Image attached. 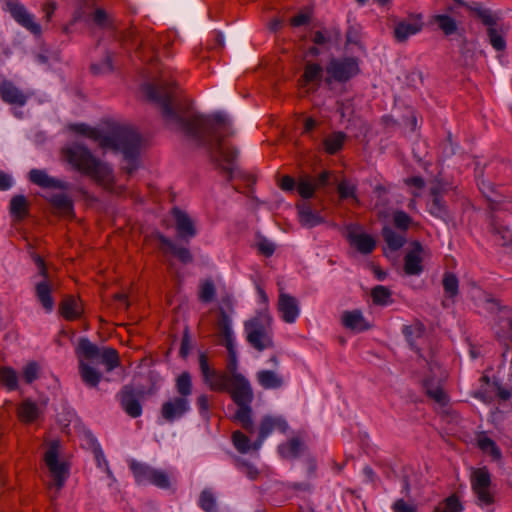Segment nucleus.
I'll list each match as a JSON object with an SVG mask.
<instances>
[{
    "label": "nucleus",
    "instance_id": "nucleus-23",
    "mask_svg": "<svg viewBox=\"0 0 512 512\" xmlns=\"http://www.w3.org/2000/svg\"><path fill=\"white\" fill-rule=\"evenodd\" d=\"M322 78L323 68L317 63L308 62L304 67V72L301 78L299 79V83L301 87H306L310 84L319 87Z\"/></svg>",
    "mask_w": 512,
    "mask_h": 512
},
{
    "label": "nucleus",
    "instance_id": "nucleus-41",
    "mask_svg": "<svg viewBox=\"0 0 512 512\" xmlns=\"http://www.w3.org/2000/svg\"><path fill=\"white\" fill-rule=\"evenodd\" d=\"M0 384L10 391L18 388L17 372L8 366L0 367Z\"/></svg>",
    "mask_w": 512,
    "mask_h": 512
},
{
    "label": "nucleus",
    "instance_id": "nucleus-25",
    "mask_svg": "<svg viewBox=\"0 0 512 512\" xmlns=\"http://www.w3.org/2000/svg\"><path fill=\"white\" fill-rule=\"evenodd\" d=\"M511 219V215H505L504 217L495 216L493 218V231L501 237L504 245L512 243V225L510 224Z\"/></svg>",
    "mask_w": 512,
    "mask_h": 512
},
{
    "label": "nucleus",
    "instance_id": "nucleus-17",
    "mask_svg": "<svg viewBox=\"0 0 512 512\" xmlns=\"http://www.w3.org/2000/svg\"><path fill=\"white\" fill-rule=\"evenodd\" d=\"M122 409L132 418H137L142 413V406L137 394L131 386H124L119 394Z\"/></svg>",
    "mask_w": 512,
    "mask_h": 512
},
{
    "label": "nucleus",
    "instance_id": "nucleus-47",
    "mask_svg": "<svg viewBox=\"0 0 512 512\" xmlns=\"http://www.w3.org/2000/svg\"><path fill=\"white\" fill-rule=\"evenodd\" d=\"M463 507L456 495H451L440 502L434 512H462Z\"/></svg>",
    "mask_w": 512,
    "mask_h": 512
},
{
    "label": "nucleus",
    "instance_id": "nucleus-5",
    "mask_svg": "<svg viewBox=\"0 0 512 512\" xmlns=\"http://www.w3.org/2000/svg\"><path fill=\"white\" fill-rule=\"evenodd\" d=\"M247 342L257 351L274 348L272 318L266 313H259L244 324Z\"/></svg>",
    "mask_w": 512,
    "mask_h": 512
},
{
    "label": "nucleus",
    "instance_id": "nucleus-16",
    "mask_svg": "<svg viewBox=\"0 0 512 512\" xmlns=\"http://www.w3.org/2000/svg\"><path fill=\"white\" fill-rule=\"evenodd\" d=\"M7 10L17 23L29 30L31 33L35 35H39L41 33L40 25L34 21L33 15L30 14L23 5L17 2H8Z\"/></svg>",
    "mask_w": 512,
    "mask_h": 512
},
{
    "label": "nucleus",
    "instance_id": "nucleus-2",
    "mask_svg": "<svg viewBox=\"0 0 512 512\" xmlns=\"http://www.w3.org/2000/svg\"><path fill=\"white\" fill-rule=\"evenodd\" d=\"M64 159L78 172L88 176L105 189H111L114 183L112 168L96 158L91 151L80 144H72L62 149Z\"/></svg>",
    "mask_w": 512,
    "mask_h": 512
},
{
    "label": "nucleus",
    "instance_id": "nucleus-36",
    "mask_svg": "<svg viewBox=\"0 0 512 512\" xmlns=\"http://www.w3.org/2000/svg\"><path fill=\"white\" fill-rule=\"evenodd\" d=\"M345 140L346 134L340 131L327 135L323 140L325 152L331 155L336 154L342 149Z\"/></svg>",
    "mask_w": 512,
    "mask_h": 512
},
{
    "label": "nucleus",
    "instance_id": "nucleus-61",
    "mask_svg": "<svg viewBox=\"0 0 512 512\" xmlns=\"http://www.w3.org/2000/svg\"><path fill=\"white\" fill-rule=\"evenodd\" d=\"M257 250L260 254L264 255L265 257H270L273 255L275 251V245L271 241L262 238L260 239L256 244Z\"/></svg>",
    "mask_w": 512,
    "mask_h": 512
},
{
    "label": "nucleus",
    "instance_id": "nucleus-11",
    "mask_svg": "<svg viewBox=\"0 0 512 512\" xmlns=\"http://www.w3.org/2000/svg\"><path fill=\"white\" fill-rule=\"evenodd\" d=\"M423 27V15L421 13H409L407 17L395 20L393 36L397 42L405 43L409 37L421 32Z\"/></svg>",
    "mask_w": 512,
    "mask_h": 512
},
{
    "label": "nucleus",
    "instance_id": "nucleus-1",
    "mask_svg": "<svg viewBox=\"0 0 512 512\" xmlns=\"http://www.w3.org/2000/svg\"><path fill=\"white\" fill-rule=\"evenodd\" d=\"M144 92L148 99L161 107L162 116L172 129L183 132L204 147L213 161L221 165L228 174L232 173L238 151L223 140L233 133L224 116L206 118L192 114L188 102L181 103L177 100L175 83L169 81L165 74L156 83L145 85Z\"/></svg>",
    "mask_w": 512,
    "mask_h": 512
},
{
    "label": "nucleus",
    "instance_id": "nucleus-57",
    "mask_svg": "<svg viewBox=\"0 0 512 512\" xmlns=\"http://www.w3.org/2000/svg\"><path fill=\"white\" fill-rule=\"evenodd\" d=\"M394 225L405 232L412 223L411 217L404 211H396L393 214Z\"/></svg>",
    "mask_w": 512,
    "mask_h": 512
},
{
    "label": "nucleus",
    "instance_id": "nucleus-63",
    "mask_svg": "<svg viewBox=\"0 0 512 512\" xmlns=\"http://www.w3.org/2000/svg\"><path fill=\"white\" fill-rule=\"evenodd\" d=\"M91 70L95 74L111 72L113 70L111 56L107 55L104 63L101 66L98 65V64H92L91 65Z\"/></svg>",
    "mask_w": 512,
    "mask_h": 512
},
{
    "label": "nucleus",
    "instance_id": "nucleus-21",
    "mask_svg": "<svg viewBox=\"0 0 512 512\" xmlns=\"http://www.w3.org/2000/svg\"><path fill=\"white\" fill-rule=\"evenodd\" d=\"M286 423L278 418L264 417L259 425L258 440L253 444V449L257 450L261 446L264 439L275 429L284 431L286 429Z\"/></svg>",
    "mask_w": 512,
    "mask_h": 512
},
{
    "label": "nucleus",
    "instance_id": "nucleus-52",
    "mask_svg": "<svg viewBox=\"0 0 512 512\" xmlns=\"http://www.w3.org/2000/svg\"><path fill=\"white\" fill-rule=\"evenodd\" d=\"M149 483L162 489H167L170 487V479L168 474L158 469H154L153 473L151 474Z\"/></svg>",
    "mask_w": 512,
    "mask_h": 512
},
{
    "label": "nucleus",
    "instance_id": "nucleus-33",
    "mask_svg": "<svg viewBox=\"0 0 512 512\" xmlns=\"http://www.w3.org/2000/svg\"><path fill=\"white\" fill-rule=\"evenodd\" d=\"M508 28L504 24H500L494 28L487 29V35L492 47L497 51H503L506 48L505 35Z\"/></svg>",
    "mask_w": 512,
    "mask_h": 512
},
{
    "label": "nucleus",
    "instance_id": "nucleus-59",
    "mask_svg": "<svg viewBox=\"0 0 512 512\" xmlns=\"http://www.w3.org/2000/svg\"><path fill=\"white\" fill-rule=\"evenodd\" d=\"M136 135H137L138 143H137L135 152L132 155H126L121 149H116L117 151H120L124 155L125 159L127 160V164L125 165L124 169L127 171L128 174H132L133 171L136 169L135 158L139 153V147H140V136L137 132H136Z\"/></svg>",
    "mask_w": 512,
    "mask_h": 512
},
{
    "label": "nucleus",
    "instance_id": "nucleus-4",
    "mask_svg": "<svg viewBox=\"0 0 512 512\" xmlns=\"http://www.w3.org/2000/svg\"><path fill=\"white\" fill-rule=\"evenodd\" d=\"M226 392L230 394L232 400L238 406L234 419L237 420L247 432L253 433L254 426L251 417V403L254 395L249 381L243 375H235L234 379H230Z\"/></svg>",
    "mask_w": 512,
    "mask_h": 512
},
{
    "label": "nucleus",
    "instance_id": "nucleus-43",
    "mask_svg": "<svg viewBox=\"0 0 512 512\" xmlns=\"http://www.w3.org/2000/svg\"><path fill=\"white\" fill-rule=\"evenodd\" d=\"M442 284L447 299H453L458 294L459 281L453 273L446 272L443 275Z\"/></svg>",
    "mask_w": 512,
    "mask_h": 512
},
{
    "label": "nucleus",
    "instance_id": "nucleus-35",
    "mask_svg": "<svg viewBox=\"0 0 512 512\" xmlns=\"http://www.w3.org/2000/svg\"><path fill=\"white\" fill-rule=\"evenodd\" d=\"M60 313L67 320H75L81 315L82 307L75 298L67 297L60 304Z\"/></svg>",
    "mask_w": 512,
    "mask_h": 512
},
{
    "label": "nucleus",
    "instance_id": "nucleus-28",
    "mask_svg": "<svg viewBox=\"0 0 512 512\" xmlns=\"http://www.w3.org/2000/svg\"><path fill=\"white\" fill-rule=\"evenodd\" d=\"M298 217L302 226L312 228L323 222V218L316 212H313L306 203L298 204Z\"/></svg>",
    "mask_w": 512,
    "mask_h": 512
},
{
    "label": "nucleus",
    "instance_id": "nucleus-55",
    "mask_svg": "<svg viewBox=\"0 0 512 512\" xmlns=\"http://www.w3.org/2000/svg\"><path fill=\"white\" fill-rule=\"evenodd\" d=\"M302 450V443L298 439H291L286 445L281 447V453L284 457H296Z\"/></svg>",
    "mask_w": 512,
    "mask_h": 512
},
{
    "label": "nucleus",
    "instance_id": "nucleus-37",
    "mask_svg": "<svg viewBox=\"0 0 512 512\" xmlns=\"http://www.w3.org/2000/svg\"><path fill=\"white\" fill-rule=\"evenodd\" d=\"M29 202L23 195H16L10 201V213L17 219L22 220L28 215Z\"/></svg>",
    "mask_w": 512,
    "mask_h": 512
},
{
    "label": "nucleus",
    "instance_id": "nucleus-15",
    "mask_svg": "<svg viewBox=\"0 0 512 512\" xmlns=\"http://www.w3.org/2000/svg\"><path fill=\"white\" fill-rule=\"evenodd\" d=\"M189 400L185 397H173L165 401L160 410L161 417L167 422H173L183 417L189 410Z\"/></svg>",
    "mask_w": 512,
    "mask_h": 512
},
{
    "label": "nucleus",
    "instance_id": "nucleus-29",
    "mask_svg": "<svg viewBox=\"0 0 512 512\" xmlns=\"http://www.w3.org/2000/svg\"><path fill=\"white\" fill-rule=\"evenodd\" d=\"M29 180L44 188H62L63 184L52 177H50L44 170L32 169L29 172Z\"/></svg>",
    "mask_w": 512,
    "mask_h": 512
},
{
    "label": "nucleus",
    "instance_id": "nucleus-24",
    "mask_svg": "<svg viewBox=\"0 0 512 512\" xmlns=\"http://www.w3.org/2000/svg\"><path fill=\"white\" fill-rule=\"evenodd\" d=\"M259 385L264 389H279L284 384L281 374L272 370H260L256 374Z\"/></svg>",
    "mask_w": 512,
    "mask_h": 512
},
{
    "label": "nucleus",
    "instance_id": "nucleus-48",
    "mask_svg": "<svg viewBox=\"0 0 512 512\" xmlns=\"http://www.w3.org/2000/svg\"><path fill=\"white\" fill-rule=\"evenodd\" d=\"M316 190L314 180L310 176L301 177L297 184L299 195L305 199L311 198Z\"/></svg>",
    "mask_w": 512,
    "mask_h": 512
},
{
    "label": "nucleus",
    "instance_id": "nucleus-9",
    "mask_svg": "<svg viewBox=\"0 0 512 512\" xmlns=\"http://www.w3.org/2000/svg\"><path fill=\"white\" fill-rule=\"evenodd\" d=\"M325 83H345L359 73L358 62L354 58L331 59L325 68Z\"/></svg>",
    "mask_w": 512,
    "mask_h": 512
},
{
    "label": "nucleus",
    "instance_id": "nucleus-30",
    "mask_svg": "<svg viewBox=\"0 0 512 512\" xmlns=\"http://www.w3.org/2000/svg\"><path fill=\"white\" fill-rule=\"evenodd\" d=\"M429 23L431 25H437L446 36L456 33L458 29L457 22L454 18L446 14H437L430 18Z\"/></svg>",
    "mask_w": 512,
    "mask_h": 512
},
{
    "label": "nucleus",
    "instance_id": "nucleus-50",
    "mask_svg": "<svg viewBox=\"0 0 512 512\" xmlns=\"http://www.w3.org/2000/svg\"><path fill=\"white\" fill-rule=\"evenodd\" d=\"M424 326L420 323H415L409 326H405L403 328V333L406 337V339L413 344V342L421 338L424 335Z\"/></svg>",
    "mask_w": 512,
    "mask_h": 512
},
{
    "label": "nucleus",
    "instance_id": "nucleus-44",
    "mask_svg": "<svg viewBox=\"0 0 512 512\" xmlns=\"http://www.w3.org/2000/svg\"><path fill=\"white\" fill-rule=\"evenodd\" d=\"M216 295V287L211 279L202 280L199 284L198 298L200 301L209 303Z\"/></svg>",
    "mask_w": 512,
    "mask_h": 512
},
{
    "label": "nucleus",
    "instance_id": "nucleus-39",
    "mask_svg": "<svg viewBox=\"0 0 512 512\" xmlns=\"http://www.w3.org/2000/svg\"><path fill=\"white\" fill-rule=\"evenodd\" d=\"M130 469L133 472L136 482L139 484H145V483H149V481L151 479V474L153 473L155 468H152L146 464L132 460L130 462Z\"/></svg>",
    "mask_w": 512,
    "mask_h": 512
},
{
    "label": "nucleus",
    "instance_id": "nucleus-13",
    "mask_svg": "<svg viewBox=\"0 0 512 512\" xmlns=\"http://www.w3.org/2000/svg\"><path fill=\"white\" fill-rule=\"evenodd\" d=\"M491 476L486 467L475 469L471 476V486L480 502L490 505L494 502L490 492Z\"/></svg>",
    "mask_w": 512,
    "mask_h": 512
},
{
    "label": "nucleus",
    "instance_id": "nucleus-40",
    "mask_svg": "<svg viewBox=\"0 0 512 512\" xmlns=\"http://www.w3.org/2000/svg\"><path fill=\"white\" fill-rule=\"evenodd\" d=\"M478 447L484 452L489 454L494 460L501 458V451L496 443L489 438L485 433H481L477 438Z\"/></svg>",
    "mask_w": 512,
    "mask_h": 512
},
{
    "label": "nucleus",
    "instance_id": "nucleus-10",
    "mask_svg": "<svg viewBox=\"0 0 512 512\" xmlns=\"http://www.w3.org/2000/svg\"><path fill=\"white\" fill-rule=\"evenodd\" d=\"M199 368L204 383L210 390L224 392L228 389L230 376L227 373L215 370L209 363L206 353L199 354Z\"/></svg>",
    "mask_w": 512,
    "mask_h": 512
},
{
    "label": "nucleus",
    "instance_id": "nucleus-49",
    "mask_svg": "<svg viewBox=\"0 0 512 512\" xmlns=\"http://www.w3.org/2000/svg\"><path fill=\"white\" fill-rule=\"evenodd\" d=\"M431 193L433 195V200L430 205V212L437 217H445L447 215L445 202L436 189H432Z\"/></svg>",
    "mask_w": 512,
    "mask_h": 512
},
{
    "label": "nucleus",
    "instance_id": "nucleus-60",
    "mask_svg": "<svg viewBox=\"0 0 512 512\" xmlns=\"http://www.w3.org/2000/svg\"><path fill=\"white\" fill-rule=\"evenodd\" d=\"M200 506L206 512H212L215 508V498L209 491H203L200 496Z\"/></svg>",
    "mask_w": 512,
    "mask_h": 512
},
{
    "label": "nucleus",
    "instance_id": "nucleus-3",
    "mask_svg": "<svg viewBox=\"0 0 512 512\" xmlns=\"http://www.w3.org/2000/svg\"><path fill=\"white\" fill-rule=\"evenodd\" d=\"M71 129L98 142L104 149H121L126 155H132L138 143L136 131L128 127H116L108 134L86 124H74Z\"/></svg>",
    "mask_w": 512,
    "mask_h": 512
},
{
    "label": "nucleus",
    "instance_id": "nucleus-51",
    "mask_svg": "<svg viewBox=\"0 0 512 512\" xmlns=\"http://www.w3.org/2000/svg\"><path fill=\"white\" fill-rule=\"evenodd\" d=\"M93 22L102 28L112 27L111 16L102 8H96L92 14Z\"/></svg>",
    "mask_w": 512,
    "mask_h": 512
},
{
    "label": "nucleus",
    "instance_id": "nucleus-53",
    "mask_svg": "<svg viewBox=\"0 0 512 512\" xmlns=\"http://www.w3.org/2000/svg\"><path fill=\"white\" fill-rule=\"evenodd\" d=\"M477 17L487 27V29L494 28L501 23L498 22L497 18L488 9H477L475 10Z\"/></svg>",
    "mask_w": 512,
    "mask_h": 512
},
{
    "label": "nucleus",
    "instance_id": "nucleus-18",
    "mask_svg": "<svg viewBox=\"0 0 512 512\" xmlns=\"http://www.w3.org/2000/svg\"><path fill=\"white\" fill-rule=\"evenodd\" d=\"M278 311L286 323H294L300 312L298 301L293 296L280 292Z\"/></svg>",
    "mask_w": 512,
    "mask_h": 512
},
{
    "label": "nucleus",
    "instance_id": "nucleus-6",
    "mask_svg": "<svg viewBox=\"0 0 512 512\" xmlns=\"http://www.w3.org/2000/svg\"><path fill=\"white\" fill-rule=\"evenodd\" d=\"M224 306L219 307L218 309V318L216 322V326L218 329L219 335L223 338V344L225 345L228 358L226 363L227 374L230 376V379H234L235 375H242L238 370V360L237 353L234 345L233 332L231 329V319L228 314L232 312V302L230 298L223 299Z\"/></svg>",
    "mask_w": 512,
    "mask_h": 512
},
{
    "label": "nucleus",
    "instance_id": "nucleus-56",
    "mask_svg": "<svg viewBox=\"0 0 512 512\" xmlns=\"http://www.w3.org/2000/svg\"><path fill=\"white\" fill-rule=\"evenodd\" d=\"M40 367L36 362L27 363L22 370L23 378L26 383L30 384L39 377Z\"/></svg>",
    "mask_w": 512,
    "mask_h": 512
},
{
    "label": "nucleus",
    "instance_id": "nucleus-64",
    "mask_svg": "<svg viewBox=\"0 0 512 512\" xmlns=\"http://www.w3.org/2000/svg\"><path fill=\"white\" fill-rule=\"evenodd\" d=\"M392 509L394 512H416L417 510L415 505L410 504L403 499L397 500L393 504Z\"/></svg>",
    "mask_w": 512,
    "mask_h": 512
},
{
    "label": "nucleus",
    "instance_id": "nucleus-31",
    "mask_svg": "<svg viewBox=\"0 0 512 512\" xmlns=\"http://www.w3.org/2000/svg\"><path fill=\"white\" fill-rule=\"evenodd\" d=\"M50 203L52 204L53 208L56 210V212L62 216L69 217L73 214V202L64 193H58L54 194L50 198Z\"/></svg>",
    "mask_w": 512,
    "mask_h": 512
},
{
    "label": "nucleus",
    "instance_id": "nucleus-27",
    "mask_svg": "<svg viewBox=\"0 0 512 512\" xmlns=\"http://www.w3.org/2000/svg\"><path fill=\"white\" fill-rule=\"evenodd\" d=\"M348 237L350 243L363 254L371 253L376 246L374 238L368 234L350 232Z\"/></svg>",
    "mask_w": 512,
    "mask_h": 512
},
{
    "label": "nucleus",
    "instance_id": "nucleus-34",
    "mask_svg": "<svg viewBox=\"0 0 512 512\" xmlns=\"http://www.w3.org/2000/svg\"><path fill=\"white\" fill-rule=\"evenodd\" d=\"M342 323L346 328L351 330L363 331L367 329L365 319L358 310L344 312L342 315Z\"/></svg>",
    "mask_w": 512,
    "mask_h": 512
},
{
    "label": "nucleus",
    "instance_id": "nucleus-42",
    "mask_svg": "<svg viewBox=\"0 0 512 512\" xmlns=\"http://www.w3.org/2000/svg\"><path fill=\"white\" fill-rule=\"evenodd\" d=\"M424 386L427 395L435 402L445 405L448 402L447 394L439 384H433L430 380H425Z\"/></svg>",
    "mask_w": 512,
    "mask_h": 512
},
{
    "label": "nucleus",
    "instance_id": "nucleus-14",
    "mask_svg": "<svg viewBox=\"0 0 512 512\" xmlns=\"http://www.w3.org/2000/svg\"><path fill=\"white\" fill-rule=\"evenodd\" d=\"M429 255L428 250L419 241H413L404 257V271L407 275H419L423 271V259Z\"/></svg>",
    "mask_w": 512,
    "mask_h": 512
},
{
    "label": "nucleus",
    "instance_id": "nucleus-32",
    "mask_svg": "<svg viewBox=\"0 0 512 512\" xmlns=\"http://www.w3.org/2000/svg\"><path fill=\"white\" fill-rule=\"evenodd\" d=\"M382 236L389 249L393 251L399 250L406 242L404 232H395L390 226H384Z\"/></svg>",
    "mask_w": 512,
    "mask_h": 512
},
{
    "label": "nucleus",
    "instance_id": "nucleus-58",
    "mask_svg": "<svg viewBox=\"0 0 512 512\" xmlns=\"http://www.w3.org/2000/svg\"><path fill=\"white\" fill-rule=\"evenodd\" d=\"M341 199L355 197L356 186L347 180H342L337 187Z\"/></svg>",
    "mask_w": 512,
    "mask_h": 512
},
{
    "label": "nucleus",
    "instance_id": "nucleus-45",
    "mask_svg": "<svg viewBox=\"0 0 512 512\" xmlns=\"http://www.w3.org/2000/svg\"><path fill=\"white\" fill-rule=\"evenodd\" d=\"M176 390L179 394L178 397H188L192 393V380L188 372L181 373L176 379Z\"/></svg>",
    "mask_w": 512,
    "mask_h": 512
},
{
    "label": "nucleus",
    "instance_id": "nucleus-20",
    "mask_svg": "<svg viewBox=\"0 0 512 512\" xmlns=\"http://www.w3.org/2000/svg\"><path fill=\"white\" fill-rule=\"evenodd\" d=\"M79 359V373L82 381L89 387H96L101 380V373L92 365L94 360H87L82 355H77Z\"/></svg>",
    "mask_w": 512,
    "mask_h": 512
},
{
    "label": "nucleus",
    "instance_id": "nucleus-12",
    "mask_svg": "<svg viewBox=\"0 0 512 512\" xmlns=\"http://www.w3.org/2000/svg\"><path fill=\"white\" fill-rule=\"evenodd\" d=\"M33 260L38 267L39 275L43 277V280L36 284V296L42 306L47 311H51L54 307V300L51 297V292L55 287V283L49 279L48 270L44 260L38 255L33 256Z\"/></svg>",
    "mask_w": 512,
    "mask_h": 512
},
{
    "label": "nucleus",
    "instance_id": "nucleus-26",
    "mask_svg": "<svg viewBox=\"0 0 512 512\" xmlns=\"http://www.w3.org/2000/svg\"><path fill=\"white\" fill-rule=\"evenodd\" d=\"M176 220V228L181 237H193L196 234L194 224L190 217L179 209L173 210Z\"/></svg>",
    "mask_w": 512,
    "mask_h": 512
},
{
    "label": "nucleus",
    "instance_id": "nucleus-8",
    "mask_svg": "<svg viewBox=\"0 0 512 512\" xmlns=\"http://www.w3.org/2000/svg\"><path fill=\"white\" fill-rule=\"evenodd\" d=\"M59 453L60 444L58 441H53L50 443L44 456L45 464L52 478L49 488H55L56 491H59L64 486L69 475V467L65 462L59 460Z\"/></svg>",
    "mask_w": 512,
    "mask_h": 512
},
{
    "label": "nucleus",
    "instance_id": "nucleus-38",
    "mask_svg": "<svg viewBox=\"0 0 512 512\" xmlns=\"http://www.w3.org/2000/svg\"><path fill=\"white\" fill-rule=\"evenodd\" d=\"M39 409L31 400L23 401L18 407V417L22 422L30 423L37 419Z\"/></svg>",
    "mask_w": 512,
    "mask_h": 512
},
{
    "label": "nucleus",
    "instance_id": "nucleus-46",
    "mask_svg": "<svg viewBox=\"0 0 512 512\" xmlns=\"http://www.w3.org/2000/svg\"><path fill=\"white\" fill-rule=\"evenodd\" d=\"M391 295V291L382 285L374 287L371 291L373 303L376 305L385 306L392 303Z\"/></svg>",
    "mask_w": 512,
    "mask_h": 512
},
{
    "label": "nucleus",
    "instance_id": "nucleus-22",
    "mask_svg": "<svg viewBox=\"0 0 512 512\" xmlns=\"http://www.w3.org/2000/svg\"><path fill=\"white\" fill-rule=\"evenodd\" d=\"M158 240L160 242V248L165 254L170 253L183 263H189L192 261V255L187 248L178 247L163 235H158Z\"/></svg>",
    "mask_w": 512,
    "mask_h": 512
},
{
    "label": "nucleus",
    "instance_id": "nucleus-62",
    "mask_svg": "<svg viewBox=\"0 0 512 512\" xmlns=\"http://www.w3.org/2000/svg\"><path fill=\"white\" fill-rule=\"evenodd\" d=\"M237 466L251 480H255L259 475L258 469L248 462L238 460Z\"/></svg>",
    "mask_w": 512,
    "mask_h": 512
},
{
    "label": "nucleus",
    "instance_id": "nucleus-54",
    "mask_svg": "<svg viewBox=\"0 0 512 512\" xmlns=\"http://www.w3.org/2000/svg\"><path fill=\"white\" fill-rule=\"evenodd\" d=\"M232 440L235 448L240 453H246L250 449V440L241 431L233 432Z\"/></svg>",
    "mask_w": 512,
    "mask_h": 512
},
{
    "label": "nucleus",
    "instance_id": "nucleus-19",
    "mask_svg": "<svg viewBox=\"0 0 512 512\" xmlns=\"http://www.w3.org/2000/svg\"><path fill=\"white\" fill-rule=\"evenodd\" d=\"M1 99L10 105L24 106L27 102V96L15 84L10 81L0 83Z\"/></svg>",
    "mask_w": 512,
    "mask_h": 512
},
{
    "label": "nucleus",
    "instance_id": "nucleus-7",
    "mask_svg": "<svg viewBox=\"0 0 512 512\" xmlns=\"http://www.w3.org/2000/svg\"><path fill=\"white\" fill-rule=\"evenodd\" d=\"M76 354L82 355L87 360H100L106 367L108 372L114 370L120 365L119 354L116 349L104 347L100 349L97 345L86 338L79 340L76 348Z\"/></svg>",
    "mask_w": 512,
    "mask_h": 512
}]
</instances>
